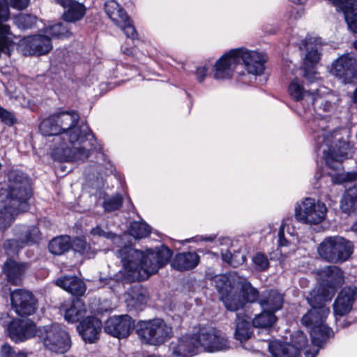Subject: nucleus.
<instances>
[{"instance_id": "obj_1", "label": "nucleus", "mask_w": 357, "mask_h": 357, "mask_svg": "<svg viewBox=\"0 0 357 357\" xmlns=\"http://www.w3.org/2000/svg\"><path fill=\"white\" fill-rule=\"evenodd\" d=\"M79 120L76 112L63 111L50 115L40 123L39 129L43 135L65 134L68 138L69 144H61L53 150L55 158L82 162L88 158L89 149L96 139L88 126H77Z\"/></svg>"}, {"instance_id": "obj_2", "label": "nucleus", "mask_w": 357, "mask_h": 357, "mask_svg": "<svg viewBox=\"0 0 357 357\" xmlns=\"http://www.w3.org/2000/svg\"><path fill=\"white\" fill-rule=\"evenodd\" d=\"M309 126L313 130L316 149L319 155L324 158L326 165L337 173L328 174L333 183L340 184L347 181H357V166L356 169L342 173V162L347 158L350 144L344 140L339 130H326V120L316 117L309 121Z\"/></svg>"}, {"instance_id": "obj_3", "label": "nucleus", "mask_w": 357, "mask_h": 357, "mask_svg": "<svg viewBox=\"0 0 357 357\" xmlns=\"http://www.w3.org/2000/svg\"><path fill=\"white\" fill-rule=\"evenodd\" d=\"M121 260L122 270L115 275V280H145L163 267L172 255V252L165 245L144 254L131 246H124L118 251Z\"/></svg>"}, {"instance_id": "obj_4", "label": "nucleus", "mask_w": 357, "mask_h": 357, "mask_svg": "<svg viewBox=\"0 0 357 357\" xmlns=\"http://www.w3.org/2000/svg\"><path fill=\"white\" fill-rule=\"evenodd\" d=\"M31 192V179L26 174L17 170L8 173L7 183L0 188V229H6L20 212L29 209Z\"/></svg>"}, {"instance_id": "obj_5", "label": "nucleus", "mask_w": 357, "mask_h": 357, "mask_svg": "<svg viewBox=\"0 0 357 357\" xmlns=\"http://www.w3.org/2000/svg\"><path fill=\"white\" fill-rule=\"evenodd\" d=\"M311 309L305 314L301 323L310 329L312 343L317 348L313 352H305L306 357H315L321 347L331 335V328L326 324V320L330 314V308L325 304L328 300L320 297L316 291H310L306 297Z\"/></svg>"}, {"instance_id": "obj_6", "label": "nucleus", "mask_w": 357, "mask_h": 357, "mask_svg": "<svg viewBox=\"0 0 357 357\" xmlns=\"http://www.w3.org/2000/svg\"><path fill=\"white\" fill-rule=\"evenodd\" d=\"M353 251L352 243L340 236L326 237L317 247L320 257L334 264L346 261L350 258Z\"/></svg>"}, {"instance_id": "obj_7", "label": "nucleus", "mask_w": 357, "mask_h": 357, "mask_svg": "<svg viewBox=\"0 0 357 357\" xmlns=\"http://www.w3.org/2000/svg\"><path fill=\"white\" fill-rule=\"evenodd\" d=\"M137 333L142 342L160 345L172 336V328L161 319L141 321Z\"/></svg>"}, {"instance_id": "obj_8", "label": "nucleus", "mask_w": 357, "mask_h": 357, "mask_svg": "<svg viewBox=\"0 0 357 357\" xmlns=\"http://www.w3.org/2000/svg\"><path fill=\"white\" fill-rule=\"evenodd\" d=\"M319 287L311 291L325 300L331 301L337 289L344 282V275L342 270L336 266H326L317 271Z\"/></svg>"}, {"instance_id": "obj_9", "label": "nucleus", "mask_w": 357, "mask_h": 357, "mask_svg": "<svg viewBox=\"0 0 357 357\" xmlns=\"http://www.w3.org/2000/svg\"><path fill=\"white\" fill-rule=\"evenodd\" d=\"M328 208L326 204L314 198L306 197L295 206L296 219L304 224L317 225L326 218Z\"/></svg>"}, {"instance_id": "obj_10", "label": "nucleus", "mask_w": 357, "mask_h": 357, "mask_svg": "<svg viewBox=\"0 0 357 357\" xmlns=\"http://www.w3.org/2000/svg\"><path fill=\"white\" fill-rule=\"evenodd\" d=\"M38 336L44 347L52 352L63 354L71 345L69 335L56 325L46 326L38 329Z\"/></svg>"}, {"instance_id": "obj_11", "label": "nucleus", "mask_w": 357, "mask_h": 357, "mask_svg": "<svg viewBox=\"0 0 357 357\" xmlns=\"http://www.w3.org/2000/svg\"><path fill=\"white\" fill-rule=\"evenodd\" d=\"M331 73L343 83L357 82V54L351 52L339 56L333 63Z\"/></svg>"}, {"instance_id": "obj_12", "label": "nucleus", "mask_w": 357, "mask_h": 357, "mask_svg": "<svg viewBox=\"0 0 357 357\" xmlns=\"http://www.w3.org/2000/svg\"><path fill=\"white\" fill-rule=\"evenodd\" d=\"M1 293L4 297L10 294L12 307L17 314L26 316L35 312L36 301L29 291L19 289L11 291L10 288L6 287L2 289Z\"/></svg>"}, {"instance_id": "obj_13", "label": "nucleus", "mask_w": 357, "mask_h": 357, "mask_svg": "<svg viewBox=\"0 0 357 357\" xmlns=\"http://www.w3.org/2000/svg\"><path fill=\"white\" fill-rule=\"evenodd\" d=\"M200 349L207 352L224 351L229 348L227 337L212 327H202L198 330Z\"/></svg>"}, {"instance_id": "obj_14", "label": "nucleus", "mask_w": 357, "mask_h": 357, "mask_svg": "<svg viewBox=\"0 0 357 357\" xmlns=\"http://www.w3.org/2000/svg\"><path fill=\"white\" fill-rule=\"evenodd\" d=\"M19 47L24 55L41 56L48 54L53 46L50 37L42 31L38 34L21 39Z\"/></svg>"}, {"instance_id": "obj_15", "label": "nucleus", "mask_w": 357, "mask_h": 357, "mask_svg": "<svg viewBox=\"0 0 357 357\" xmlns=\"http://www.w3.org/2000/svg\"><path fill=\"white\" fill-rule=\"evenodd\" d=\"M293 344H282L278 341L271 342L268 349L273 357H301L300 350L307 344V340L303 332H297L292 337Z\"/></svg>"}, {"instance_id": "obj_16", "label": "nucleus", "mask_w": 357, "mask_h": 357, "mask_svg": "<svg viewBox=\"0 0 357 357\" xmlns=\"http://www.w3.org/2000/svg\"><path fill=\"white\" fill-rule=\"evenodd\" d=\"M231 54L238 59V64L243 63L249 74L259 75L264 73L266 58L262 53L241 47L231 50Z\"/></svg>"}, {"instance_id": "obj_17", "label": "nucleus", "mask_w": 357, "mask_h": 357, "mask_svg": "<svg viewBox=\"0 0 357 357\" xmlns=\"http://www.w3.org/2000/svg\"><path fill=\"white\" fill-rule=\"evenodd\" d=\"M16 236L17 238L8 240L3 244L8 255L14 254L26 245L37 243L40 238V232L36 227L22 226L16 231Z\"/></svg>"}, {"instance_id": "obj_18", "label": "nucleus", "mask_w": 357, "mask_h": 357, "mask_svg": "<svg viewBox=\"0 0 357 357\" xmlns=\"http://www.w3.org/2000/svg\"><path fill=\"white\" fill-rule=\"evenodd\" d=\"M105 10L110 20L126 35L135 39L137 32L130 17L121 6L114 0H109L105 3Z\"/></svg>"}, {"instance_id": "obj_19", "label": "nucleus", "mask_w": 357, "mask_h": 357, "mask_svg": "<svg viewBox=\"0 0 357 357\" xmlns=\"http://www.w3.org/2000/svg\"><path fill=\"white\" fill-rule=\"evenodd\" d=\"M198 331L193 334H185L172 341L169 351L172 357H192L198 354L200 349Z\"/></svg>"}, {"instance_id": "obj_20", "label": "nucleus", "mask_w": 357, "mask_h": 357, "mask_svg": "<svg viewBox=\"0 0 357 357\" xmlns=\"http://www.w3.org/2000/svg\"><path fill=\"white\" fill-rule=\"evenodd\" d=\"M216 287L222 294V300L226 308L230 311H236L245 305V299L238 294H233L229 277L218 275L215 279Z\"/></svg>"}, {"instance_id": "obj_21", "label": "nucleus", "mask_w": 357, "mask_h": 357, "mask_svg": "<svg viewBox=\"0 0 357 357\" xmlns=\"http://www.w3.org/2000/svg\"><path fill=\"white\" fill-rule=\"evenodd\" d=\"M38 333L36 326L30 319H15L8 325V334L15 343L23 342Z\"/></svg>"}, {"instance_id": "obj_22", "label": "nucleus", "mask_w": 357, "mask_h": 357, "mask_svg": "<svg viewBox=\"0 0 357 357\" xmlns=\"http://www.w3.org/2000/svg\"><path fill=\"white\" fill-rule=\"evenodd\" d=\"M133 328L134 321L127 314L111 317L105 326L107 333L118 338L128 337Z\"/></svg>"}, {"instance_id": "obj_23", "label": "nucleus", "mask_w": 357, "mask_h": 357, "mask_svg": "<svg viewBox=\"0 0 357 357\" xmlns=\"http://www.w3.org/2000/svg\"><path fill=\"white\" fill-rule=\"evenodd\" d=\"M356 298L357 288L356 287L348 286L344 287L339 292L333 305L335 319L337 317H343L349 313Z\"/></svg>"}, {"instance_id": "obj_24", "label": "nucleus", "mask_w": 357, "mask_h": 357, "mask_svg": "<svg viewBox=\"0 0 357 357\" xmlns=\"http://www.w3.org/2000/svg\"><path fill=\"white\" fill-rule=\"evenodd\" d=\"M289 96L296 101H303L307 105H315L319 101L322 102L321 98L318 95V90L309 91L305 89L302 81L297 77L292 79L288 86Z\"/></svg>"}, {"instance_id": "obj_25", "label": "nucleus", "mask_w": 357, "mask_h": 357, "mask_svg": "<svg viewBox=\"0 0 357 357\" xmlns=\"http://www.w3.org/2000/svg\"><path fill=\"white\" fill-rule=\"evenodd\" d=\"M339 8L344 15L347 26L354 33H357V0H327Z\"/></svg>"}, {"instance_id": "obj_26", "label": "nucleus", "mask_w": 357, "mask_h": 357, "mask_svg": "<svg viewBox=\"0 0 357 357\" xmlns=\"http://www.w3.org/2000/svg\"><path fill=\"white\" fill-rule=\"evenodd\" d=\"M101 328V321L94 317H87L77 326V330L84 340L89 343H93L98 339Z\"/></svg>"}, {"instance_id": "obj_27", "label": "nucleus", "mask_w": 357, "mask_h": 357, "mask_svg": "<svg viewBox=\"0 0 357 357\" xmlns=\"http://www.w3.org/2000/svg\"><path fill=\"white\" fill-rule=\"evenodd\" d=\"M238 65V59L231 54L229 51L218 59L215 65L214 77L217 79H225L230 78Z\"/></svg>"}, {"instance_id": "obj_28", "label": "nucleus", "mask_w": 357, "mask_h": 357, "mask_svg": "<svg viewBox=\"0 0 357 357\" xmlns=\"http://www.w3.org/2000/svg\"><path fill=\"white\" fill-rule=\"evenodd\" d=\"M284 296L277 290H268L262 292L259 304L262 310L275 314L283 305Z\"/></svg>"}, {"instance_id": "obj_29", "label": "nucleus", "mask_w": 357, "mask_h": 357, "mask_svg": "<svg viewBox=\"0 0 357 357\" xmlns=\"http://www.w3.org/2000/svg\"><path fill=\"white\" fill-rule=\"evenodd\" d=\"M200 257L195 252H183L176 255L171 266L179 271H189L195 268L199 263Z\"/></svg>"}, {"instance_id": "obj_30", "label": "nucleus", "mask_w": 357, "mask_h": 357, "mask_svg": "<svg viewBox=\"0 0 357 357\" xmlns=\"http://www.w3.org/2000/svg\"><path fill=\"white\" fill-rule=\"evenodd\" d=\"M149 300L148 291L141 285L132 287L127 292L126 302L128 307L139 310L146 305Z\"/></svg>"}, {"instance_id": "obj_31", "label": "nucleus", "mask_w": 357, "mask_h": 357, "mask_svg": "<svg viewBox=\"0 0 357 357\" xmlns=\"http://www.w3.org/2000/svg\"><path fill=\"white\" fill-rule=\"evenodd\" d=\"M56 284L75 296H82L86 291L84 282L76 276H63L56 281Z\"/></svg>"}, {"instance_id": "obj_32", "label": "nucleus", "mask_w": 357, "mask_h": 357, "mask_svg": "<svg viewBox=\"0 0 357 357\" xmlns=\"http://www.w3.org/2000/svg\"><path fill=\"white\" fill-rule=\"evenodd\" d=\"M321 39L316 37H307L303 41V45L307 53L304 60V66H313L319 61V48L321 46Z\"/></svg>"}, {"instance_id": "obj_33", "label": "nucleus", "mask_w": 357, "mask_h": 357, "mask_svg": "<svg viewBox=\"0 0 357 357\" xmlns=\"http://www.w3.org/2000/svg\"><path fill=\"white\" fill-rule=\"evenodd\" d=\"M26 268L25 264H20L9 259L5 263L3 270L8 281L13 285H18L22 282V275Z\"/></svg>"}, {"instance_id": "obj_34", "label": "nucleus", "mask_w": 357, "mask_h": 357, "mask_svg": "<svg viewBox=\"0 0 357 357\" xmlns=\"http://www.w3.org/2000/svg\"><path fill=\"white\" fill-rule=\"evenodd\" d=\"M250 319V317L244 314H236L234 337L241 343L249 340L252 335Z\"/></svg>"}, {"instance_id": "obj_35", "label": "nucleus", "mask_w": 357, "mask_h": 357, "mask_svg": "<svg viewBox=\"0 0 357 357\" xmlns=\"http://www.w3.org/2000/svg\"><path fill=\"white\" fill-rule=\"evenodd\" d=\"M86 312L84 302L79 298H75L73 300L70 307L65 310L64 317L68 322H77L85 315Z\"/></svg>"}, {"instance_id": "obj_36", "label": "nucleus", "mask_w": 357, "mask_h": 357, "mask_svg": "<svg viewBox=\"0 0 357 357\" xmlns=\"http://www.w3.org/2000/svg\"><path fill=\"white\" fill-rule=\"evenodd\" d=\"M340 207L345 213H351L357 210V185L349 188L344 194L341 202Z\"/></svg>"}, {"instance_id": "obj_37", "label": "nucleus", "mask_w": 357, "mask_h": 357, "mask_svg": "<svg viewBox=\"0 0 357 357\" xmlns=\"http://www.w3.org/2000/svg\"><path fill=\"white\" fill-rule=\"evenodd\" d=\"M71 246V239L69 236H61L53 238L49 243L50 251L56 255H60L69 250Z\"/></svg>"}, {"instance_id": "obj_38", "label": "nucleus", "mask_w": 357, "mask_h": 357, "mask_svg": "<svg viewBox=\"0 0 357 357\" xmlns=\"http://www.w3.org/2000/svg\"><path fill=\"white\" fill-rule=\"evenodd\" d=\"M68 9L63 13V18L66 22H74L81 20L85 14L84 6L77 2H72L71 0L66 5Z\"/></svg>"}, {"instance_id": "obj_39", "label": "nucleus", "mask_w": 357, "mask_h": 357, "mask_svg": "<svg viewBox=\"0 0 357 357\" xmlns=\"http://www.w3.org/2000/svg\"><path fill=\"white\" fill-rule=\"evenodd\" d=\"M238 282L241 284V289L243 294L242 298L246 303H254L259 301L260 298L258 290L252 286V284L243 278H238Z\"/></svg>"}, {"instance_id": "obj_40", "label": "nucleus", "mask_w": 357, "mask_h": 357, "mask_svg": "<svg viewBox=\"0 0 357 357\" xmlns=\"http://www.w3.org/2000/svg\"><path fill=\"white\" fill-rule=\"evenodd\" d=\"M276 320L277 318L274 314L262 310L261 313L255 317L252 324L256 328H267L271 327Z\"/></svg>"}, {"instance_id": "obj_41", "label": "nucleus", "mask_w": 357, "mask_h": 357, "mask_svg": "<svg viewBox=\"0 0 357 357\" xmlns=\"http://www.w3.org/2000/svg\"><path fill=\"white\" fill-rule=\"evenodd\" d=\"M43 32L50 37V39L53 38L68 36L69 31L67 26L66 22H58L56 24L50 25L45 27Z\"/></svg>"}, {"instance_id": "obj_42", "label": "nucleus", "mask_w": 357, "mask_h": 357, "mask_svg": "<svg viewBox=\"0 0 357 357\" xmlns=\"http://www.w3.org/2000/svg\"><path fill=\"white\" fill-rule=\"evenodd\" d=\"M70 248H72L75 252H77L88 258H91L95 255L94 250H92L90 245L81 238H76L71 241Z\"/></svg>"}, {"instance_id": "obj_43", "label": "nucleus", "mask_w": 357, "mask_h": 357, "mask_svg": "<svg viewBox=\"0 0 357 357\" xmlns=\"http://www.w3.org/2000/svg\"><path fill=\"white\" fill-rule=\"evenodd\" d=\"M150 233V227L144 222L135 221L130 225V234L135 238H145Z\"/></svg>"}, {"instance_id": "obj_44", "label": "nucleus", "mask_w": 357, "mask_h": 357, "mask_svg": "<svg viewBox=\"0 0 357 357\" xmlns=\"http://www.w3.org/2000/svg\"><path fill=\"white\" fill-rule=\"evenodd\" d=\"M123 204V197L119 194L105 199L102 206L106 212H112L119 209Z\"/></svg>"}, {"instance_id": "obj_45", "label": "nucleus", "mask_w": 357, "mask_h": 357, "mask_svg": "<svg viewBox=\"0 0 357 357\" xmlns=\"http://www.w3.org/2000/svg\"><path fill=\"white\" fill-rule=\"evenodd\" d=\"M0 357H28V355L24 350L5 343L0 348Z\"/></svg>"}, {"instance_id": "obj_46", "label": "nucleus", "mask_w": 357, "mask_h": 357, "mask_svg": "<svg viewBox=\"0 0 357 357\" xmlns=\"http://www.w3.org/2000/svg\"><path fill=\"white\" fill-rule=\"evenodd\" d=\"M37 18L31 15H20L15 18V24L22 29L32 28L36 23Z\"/></svg>"}, {"instance_id": "obj_47", "label": "nucleus", "mask_w": 357, "mask_h": 357, "mask_svg": "<svg viewBox=\"0 0 357 357\" xmlns=\"http://www.w3.org/2000/svg\"><path fill=\"white\" fill-rule=\"evenodd\" d=\"M91 234L93 236H98L107 239H111L114 243L117 244L122 241L121 236H117L112 232L105 231L100 226H97L92 229Z\"/></svg>"}, {"instance_id": "obj_48", "label": "nucleus", "mask_w": 357, "mask_h": 357, "mask_svg": "<svg viewBox=\"0 0 357 357\" xmlns=\"http://www.w3.org/2000/svg\"><path fill=\"white\" fill-rule=\"evenodd\" d=\"M0 121L11 127L17 123V119L13 112L0 106Z\"/></svg>"}, {"instance_id": "obj_49", "label": "nucleus", "mask_w": 357, "mask_h": 357, "mask_svg": "<svg viewBox=\"0 0 357 357\" xmlns=\"http://www.w3.org/2000/svg\"><path fill=\"white\" fill-rule=\"evenodd\" d=\"M252 262L258 271H263L269 267V261L267 257L261 252H257L252 257Z\"/></svg>"}, {"instance_id": "obj_50", "label": "nucleus", "mask_w": 357, "mask_h": 357, "mask_svg": "<svg viewBox=\"0 0 357 357\" xmlns=\"http://www.w3.org/2000/svg\"><path fill=\"white\" fill-rule=\"evenodd\" d=\"M318 95L321 98L322 102L319 101L317 104V107L315 105H311L313 107V110L317 113L319 116H321V114H319V112L321 110H323L324 112H328L331 109L332 107V105L330 102L326 100L322 96L319 95L318 93Z\"/></svg>"}, {"instance_id": "obj_51", "label": "nucleus", "mask_w": 357, "mask_h": 357, "mask_svg": "<svg viewBox=\"0 0 357 357\" xmlns=\"http://www.w3.org/2000/svg\"><path fill=\"white\" fill-rule=\"evenodd\" d=\"M286 227H289L286 223H283L278 232V246L280 248L288 246L289 243V241L284 237V229Z\"/></svg>"}, {"instance_id": "obj_52", "label": "nucleus", "mask_w": 357, "mask_h": 357, "mask_svg": "<svg viewBox=\"0 0 357 357\" xmlns=\"http://www.w3.org/2000/svg\"><path fill=\"white\" fill-rule=\"evenodd\" d=\"M29 1L30 0H10V5L13 8L22 10L28 6Z\"/></svg>"}, {"instance_id": "obj_53", "label": "nucleus", "mask_w": 357, "mask_h": 357, "mask_svg": "<svg viewBox=\"0 0 357 357\" xmlns=\"http://www.w3.org/2000/svg\"><path fill=\"white\" fill-rule=\"evenodd\" d=\"M311 66H304V70H303V72H304V76L305 77V78L309 80L310 82H312L315 80L316 79V73L315 71L313 70V68L312 69H308L310 68Z\"/></svg>"}, {"instance_id": "obj_54", "label": "nucleus", "mask_w": 357, "mask_h": 357, "mask_svg": "<svg viewBox=\"0 0 357 357\" xmlns=\"http://www.w3.org/2000/svg\"><path fill=\"white\" fill-rule=\"evenodd\" d=\"M206 73H207V68L205 66L198 67L197 68L196 73H195L197 79L199 82H202L206 76Z\"/></svg>"}, {"instance_id": "obj_55", "label": "nucleus", "mask_w": 357, "mask_h": 357, "mask_svg": "<svg viewBox=\"0 0 357 357\" xmlns=\"http://www.w3.org/2000/svg\"><path fill=\"white\" fill-rule=\"evenodd\" d=\"M12 322L10 317L8 313H2L0 316V323L3 326L8 327V325Z\"/></svg>"}, {"instance_id": "obj_56", "label": "nucleus", "mask_w": 357, "mask_h": 357, "mask_svg": "<svg viewBox=\"0 0 357 357\" xmlns=\"http://www.w3.org/2000/svg\"><path fill=\"white\" fill-rule=\"evenodd\" d=\"M232 257H233L232 254L229 251H226L225 252L222 253V258L225 261H226L227 263H228L231 265H234L232 261Z\"/></svg>"}, {"instance_id": "obj_57", "label": "nucleus", "mask_w": 357, "mask_h": 357, "mask_svg": "<svg viewBox=\"0 0 357 357\" xmlns=\"http://www.w3.org/2000/svg\"><path fill=\"white\" fill-rule=\"evenodd\" d=\"M122 51L126 55H131V54H132V52H133L132 49L127 48V47H125V48L122 47Z\"/></svg>"}, {"instance_id": "obj_58", "label": "nucleus", "mask_w": 357, "mask_h": 357, "mask_svg": "<svg viewBox=\"0 0 357 357\" xmlns=\"http://www.w3.org/2000/svg\"><path fill=\"white\" fill-rule=\"evenodd\" d=\"M215 238V235H211L207 237H202V240L205 241H213Z\"/></svg>"}, {"instance_id": "obj_59", "label": "nucleus", "mask_w": 357, "mask_h": 357, "mask_svg": "<svg viewBox=\"0 0 357 357\" xmlns=\"http://www.w3.org/2000/svg\"><path fill=\"white\" fill-rule=\"evenodd\" d=\"M58 3H59L63 7L66 6L67 3L70 2V0H56Z\"/></svg>"}, {"instance_id": "obj_60", "label": "nucleus", "mask_w": 357, "mask_h": 357, "mask_svg": "<svg viewBox=\"0 0 357 357\" xmlns=\"http://www.w3.org/2000/svg\"><path fill=\"white\" fill-rule=\"evenodd\" d=\"M307 0H291L293 3L296 4H303Z\"/></svg>"}, {"instance_id": "obj_61", "label": "nucleus", "mask_w": 357, "mask_h": 357, "mask_svg": "<svg viewBox=\"0 0 357 357\" xmlns=\"http://www.w3.org/2000/svg\"><path fill=\"white\" fill-rule=\"evenodd\" d=\"M353 101L355 103H357V88L356 89L353 94Z\"/></svg>"}, {"instance_id": "obj_62", "label": "nucleus", "mask_w": 357, "mask_h": 357, "mask_svg": "<svg viewBox=\"0 0 357 357\" xmlns=\"http://www.w3.org/2000/svg\"><path fill=\"white\" fill-rule=\"evenodd\" d=\"M105 284L110 285L113 282H114V279L112 278H108L105 279Z\"/></svg>"}, {"instance_id": "obj_63", "label": "nucleus", "mask_w": 357, "mask_h": 357, "mask_svg": "<svg viewBox=\"0 0 357 357\" xmlns=\"http://www.w3.org/2000/svg\"><path fill=\"white\" fill-rule=\"evenodd\" d=\"M323 176V174L322 173H319V172H316L315 175H314V178L318 181L319 178H321V177Z\"/></svg>"}, {"instance_id": "obj_64", "label": "nucleus", "mask_w": 357, "mask_h": 357, "mask_svg": "<svg viewBox=\"0 0 357 357\" xmlns=\"http://www.w3.org/2000/svg\"><path fill=\"white\" fill-rule=\"evenodd\" d=\"M354 47L357 50V40L353 43Z\"/></svg>"}]
</instances>
